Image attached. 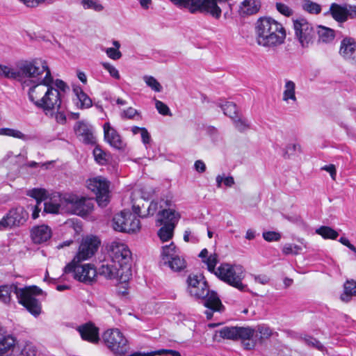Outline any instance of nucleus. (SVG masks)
<instances>
[{
  "label": "nucleus",
  "mask_w": 356,
  "mask_h": 356,
  "mask_svg": "<svg viewBox=\"0 0 356 356\" xmlns=\"http://www.w3.org/2000/svg\"><path fill=\"white\" fill-rule=\"evenodd\" d=\"M109 261L98 268L99 275L109 280L127 282L131 277V252L129 247L119 241H113L108 246Z\"/></svg>",
  "instance_id": "f257e3e1"
},
{
  "label": "nucleus",
  "mask_w": 356,
  "mask_h": 356,
  "mask_svg": "<svg viewBox=\"0 0 356 356\" xmlns=\"http://www.w3.org/2000/svg\"><path fill=\"white\" fill-rule=\"evenodd\" d=\"M187 291L196 299H201L208 310L205 312L207 319H211L213 313L224 309L217 293L209 289L208 284L202 275H190L187 280Z\"/></svg>",
  "instance_id": "f03ea898"
},
{
  "label": "nucleus",
  "mask_w": 356,
  "mask_h": 356,
  "mask_svg": "<svg viewBox=\"0 0 356 356\" xmlns=\"http://www.w3.org/2000/svg\"><path fill=\"white\" fill-rule=\"evenodd\" d=\"M257 43L274 48L284 42L286 31L283 26L271 17H260L255 24Z\"/></svg>",
  "instance_id": "7ed1b4c3"
},
{
  "label": "nucleus",
  "mask_w": 356,
  "mask_h": 356,
  "mask_svg": "<svg viewBox=\"0 0 356 356\" xmlns=\"http://www.w3.org/2000/svg\"><path fill=\"white\" fill-rule=\"evenodd\" d=\"M42 63L41 69L38 74L24 76V78L34 79V80L28 79L22 83V88L29 87L28 90L29 98L36 106L37 102H40L41 97L45 94L49 86L52 85L54 78L51 70L49 68L46 60L41 59Z\"/></svg>",
  "instance_id": "20e7f679"
},
{
  "label": "nucleus",
  "mask_w": 356,
  "mask_h": 356,
  "mask_svg": "<svg viewBox=\"0 0 356 356\" xmlns=\"http://www.w3.org/2000/svg\"><path fill=\"white\" fill-rule=\"evenodd\" d=\"M175 5L188 8L194 13L197 11L210 14L216 19H219L222 11L230 7L229 0H170Z\"/></svg>",
  "instance_id": "39448f33"
},
{
  "label": "nucleus",
  "mask_w": 356,
  "mask_h": 356,
  "mask_svg": "<svg viewBox=\"0 0 356 356\" xmlns=\"http://www.w3.org/2000/svg\"><path fill=\"white\" fill-rule=\"evenodd\" d=\"M180 217L178 212L171 209H163L158 213L156 225L161 227L157 232L161 241L165 242L172 238L174 229Z\"/></svg>",
  "instance_id": "423d86ee"
},
{
  "label": "nucleus",
  "mask_w": 356,
  "mask_h": 356,
  "mask_svg": "<svg viewBox=\"0 0 356 356\" xmlns=\"http://www.w3.org/2000/svg\"><path fill=\"white\" fill-rule=\"evenodd\" d=\"M42 65L40 58L22 61L17 64V70L0 65V76L19 79L24 78V76H34V74H38L39 70L42 71Z\"/></svg>",
  "instance_id": "0eeeda50"
},
{
  "label": "nucleus",
  "mask_w": 356,
  "mask_h": 356,
  "mask_svg": "<svg viewBox=\"0 0 356 356\" xmlns=\"http://www.w3.org/2000/svg\"><path fill=\"white\" fill-rule=\"evenodd\" d=\"M243 267L240 265L221 264L216 269L215 275L223 282L243 291L246 286L242 283L243 279Z\"/></svg>",
  "instance_id": "6e6552de"
},
{
  "label": "nucleus",
  "mask_w": 356,
  "mask_h": 356,
  "mask_svg": "<svg viewBox=\"0 0 356 356\" xmlns=\"http://www.w3.org/2000/svg\"><path fill=\"white\" fill-rule=\"evenodd\" d=\"M42 293L41 289L36 286L22 288L17 293V300L33 316H38L42 312L41 302L35 296Z\"/></svg>",
  "instance_id": "1a4fd4ad"
},
{
  "label": "nucleus",
  "mask_w": 356,
  "mask_h": 356,
  "mask_svg": "<svg viewBox=\"0 0 356 356\" xmlns=\"http://www.w3.org/2000/svg\"><path fill=\"white\" fill-rule=\"evenodd\" d=\"M296 38L302 48H308L314 42L316 37L315 27L305 18L293 20Z\"/></svg>",
  "instance_id": "9d476101"
},
{
  "label": "nucleus",
  "mask_w": 356,
  "mask_h": 356,
  "mask_svg": "<svg viewBox=\"0 0 356 356\" xmlns=\"http://www.w3.org/2000/svg\"><path fill=\"white\" fill-rule=\"evenodd\" d=\"M103 339L107 348L115 355H124L129 349L128 341L118 329L106 330Z\"/></svg>",
  "instance_id": "9b49d317"
},
{
  "label": "nucleus",
  "mask_w": 356,
  "mask_h": 356,
  "mask_svg": "<svg viewBox=\"0 0 356 356\" xmlns=\"http://www.w3.org/2000/svg\"><path fill=\"white\" fill-rule=\"evenodd\" d=\"M80 262L73 259L64 268V273H73L75 280L83 283H92L97 273L99 274L98 270L90 264L79 265Z\"/></svg>",
  "instance_id": "f8f14e48"
},
{
  "label": "nucleus",
  "mask_w": 356,
  "mask_h": 356,
  "mask_svg": "<svg viewBox=\"0 0 356 356\" xmlns=\"http://www.w3.org/2000/svg\"><path fill=\"white\" fill-rule=\"evenodd\" d=\"M113 228L120 232H135L140 228V220L129 211H122L114 216Z\"/></svg>",
  "instance_id": "ddd939ff"
},
{
  "label": "nucleus",
  "mask_w": 356,
  "mask_h": 356,
  "mask_svg": "<svg viewBox=\"0 0 356 356\" xmlns=\"http://www.w3.org/2000/svg\"><path fill=\"white\" fill-rule=\"evenodd\" d=\"M63 96L62 93L50 85L40 102H37L36 107L42 109L46 114L55 110L58 111L61 108Z\"/></svg>",
  "instance_id": "4468645a"
},
{
  "label": "nucleus",
  "mask_w": 356,
  "mask_h": 356,
  "mask_svg": "<svg viewBox=\"0 0 356 356\" xmlns=\"http://www.w3.org/2000/svg\"><path fill=\"white\" fill-rule=\"evenodd\" d=\"M65 201L72 213L80 216H87L94 208L93 200L85 197L69 195L65 197Z\"/></svg>",
  "instance_id": "2eb2a0df"
},
{
  "label": "nucleus",
  "mask_w": 356,
  "mask_h": 356,
  "mask_svg": "<svg viewBox=\"0 0 356 356\" xmlns=\"http://www.w3.org/2000/svg\"><path fill=\"white\" fill-rule=\"evenodd\" d=\"M88 188L96 195L97 202L101 207H106L109 202V183L98 177L89 180Z\"/></svg>",
  "instance_id": "dca6fc26"
},
{
  "label": "nucleus",
  "mask_w": 356,
  "mask_h": 356,
  "mask_svg": "<svg viewBox=\"0 0 356 356\" xmlns=\"http://www.w3.org/2000/svg\"><path fill=\"white\" fill-rule=\"evenodd\" d=\"M330 15L339 23H343L348 19L356 18V6L332 3L325 15Z\"/></svg>",
  "instance_id": "f3484780"
},
{
  "label": "nucleus",
  "mask_w": 356,
  "mask_h": 356,
  "mask_svg": "<svg viewBox=\"0 0 356 356\" xmlns=\"http://www.w3.org/2000/svg\"><path fill=\"white\" fill-rule=\"evenodd\" d=\"M28 216V213L23 207L12 209L0 220V229L20 226L26 221Z\"/></svg>",
  "instance_id": "a211bd4d"
},
{
  "label": "nucleus",
  "mask_w": 356,
  "mask_h": 356,
  "mask_svg": "<svg viewBox=\"0 0 356 356\" xmlns=\"http://www.w3.org/2000/svg\"><path fill=\"white\" fill-rule=\"evenodd\" d=\"M100 241L97 236H88L83 239L79 245V251L73 259L78 261L87 260L97 252Z\"/></svg>",
  "instance_id": "6ab92c4d"
},
{
  "label": "nucleus",
  "mask_w": 356,
  "mask_h": 356,
  "mask_svg": "<svg viewBox=\"0 0 356 356\" xmlns=\"http://www.w3.org/2000/svg\"><path fill=\"white\" fill-rule=\"evenodd\" d=\"M76 136L85 144L93 145L96 143V138L93 134L91 125L83 121L77 122L74 127Z\"/></svg>",
  "instance_id": "aec40b11"
},
{
  "label": "nucleus",
  "mask_w": 356,
  "mask_h": 356,
  "mask_svg": "<svg viewBox=\"0 0 356 356\" xmlns=\"http://www.w3.org/2000/svg\"><path fill=\"white\" fill-rule=\"evenodd\" d=\"M340 55L347 61L356 65V41L352 38H344L339 49Z\"/></svg>",
  "instance_id": "412c9836"
},
{
  "label": "nucleus",
  "mask_w": 356,
  "mask_h": 356,
  "mask_svg": "<svg viewBox=\"0 0 356 356\" xmlns=\"http://www.w3.org/2000/svg\"><path fill=\"white\" fill-rule=\"evenodd\" d=\"M105 140L113 147L118 149H123L125 147V143L122 140L121 136L118 131L111 127L108 122H106L104 126Z\"/></svg>",
  "instance_id": "4be33fe9"
},
{
  "label": "nucleus",
  "mask_w": 356,
  "mask_h": 356,
  "mask_svg": "<svg viewBox=\"0 0 356 356\" xmlns=\"http://www.w3.org/2000/svg\"><path fill=\"white\" fill-rule=\"evenodd\" d=\"M52 235L51 228L46 225L34 226L31 230V237L34 243L41 244L49 241Z\"/></svg>",
  "instance_id": "5701e85b"
},
{
  "label": "nucleus",
  "mask_w": 356,
  "mask_h": 356,
  "mask_svg": "<svg viewBox=\"0 0 356 356\" xmlns=\"http://www.w3.org/2000/svg\"><path fill=\"white\" fill-rule=\"evenodd\" d=\"M77 330L79 331L82 339L91 343H97L99 339V329L92 323H87L80 325Z\"/></svg>",
  "instance_id": "b1692460"
},
{
  "label": "nucleus",
  "mask_w": 356,
  "mask_h": 356,
  "mask_svg": "<svg viewBox=\"0 0 356 356\" xmlns=\"http://www.w3.org/2000/svg\"><path fill=\"white\" fill-rule=\"evenodd\" d=\"M26 195L34 198L36 200V204L33 207L32 218L33 219H36L39 216V213L40 211V209H39V205L41 202L45 200L47 198L48 193L45 189L43 188H33L31 190H29L26 192Z\"/></svg>",
  "instance_id": "393cba45"
},
{
  "label": "nucleus",
  "mask_w": 356,
  "mask_h": 356,
  "mask_svg": "<svg viewBox=\"0 0 356 356\" xmlns=\"http://www.w3.org/2000/svg\"><path fill=\"white\" fill-rule=\"evenodd\" d=\"M261 8V3L257 0H244L238 9V14L241 17H245L257 13Z\"/></svg>",
  "instance_id": "a878e982"
},
{
  "label": "nucleus",
  "mask_w": 356,
  "mask_h": 356,
  "mask_svg": "<svg viewBox=\"0 0 356 356\" xmlns=\"http://www.w3.org/2000/svg\"><path fill=\"white\" fill-rule=\"evenodd\" d=\"M16 339L10 334H6L4 329L0 326V356L15 348Z\"/></svg>",
  "instance_id": "bb28decb"
},
{
  "label": "nucleus",
  "mask_w": 356,
  "mask_h": 356,
  "mask_svg": "<svg viewBox=\"0 0 356 356\" xmlns=\"http://www.w3.org/2000/svg\"><path fill=\"white\" fill-rule=\"evenodd\" d=\"M21 289L14 284L0 286V301L5 304H9L11 301L12 293H14L17 297V293Z\"/></svg>",
  "instance_id": "cd10ccee"
},
{
  "label": "nucleus",
  "mask_w": 356,
  "mask_h": 356,
  "mask_svg": "<svg viewBox=\"0 0 356 356\" xmlns=\"http://www.w3.org/2000/svg\"><path fill=\"white\" fill-rule=\"evenodd\" d=\"M73 92L76 96L78 102L76 103L77 107L81 109L88 108L92 106V102L89 96L83 92L82 88L79 86H76L73 88Z\"/></svg>",
  "instance_id": "c85d7f7f"
},
{
  "label": "nucleus",
  "mask_w": 356,
  "mask_h": 356,
  "mask_svg": "<svg viewBox=\"0 0 356 356\" xmlns=\"http://www.w3.org/2000/svg\"><path fill=\"white\" fill-rule=\"evenodd\" d=\"M143 208L145 209L144 205ZM158 209V203L156 202H151L148 207L145 208L144 211H142V208L139 205H134L133 211L135 214L138 215L140 218H146L149 216H153Z\"/></svg>",
  "instance_id": "c756f323"
},
{
  "label": "nucleus",
  "mask_w": 356,
  "mask_h": 356,
  "mask_svg": "<svg viewBox=\"0 0 356 356\" xmlns=\"http://www.w3.org/2000/svg\"><path fill=\"white\" fill-rule=\"evenodd\" d=\"M343 289L341 299L343 302H348L353 296H356V282L353 280H347L343 285Z\"/></svg>",
  "instance_id": "7c9ffc66"
},
{
  "label": "nucleus",
  "mask_w": 356,
  "mask_h": 356,
  "mask_svg": "<svg viewBox=\"0 0 356 356\" xmlns=\"http://www.w3.org/2000/svg\"><path fill=\"white\" fill-rule=\"evenodd\" d=\"M177 247L173 242L162 247L161 257L162 262L166 265L174 257H177Z\"/></svg>",
  "instance_id": "2f4dec72"
},
{
  "label": "nucleus",
  "mask_w": 356,
  "mask_h": 356,
  "mask_svg": "<svg viewBox=\"0 0 356 356\" xmlns=\"http://www.w3.org/2000/svg\"><path fill=\"white\" fill-rule=\"evenodd\" d=\"M316 34L318 35L319 42L325 43L330 42L334 38V30L322 26L318 27Z\"/></svg>",
  "instance_id": "473e14b6"
},
{
  "label": "nucleus",
  "mask_w": 356,
  "mask_h": 356,
  "mask_svg": "<svg viewBox=\"0 0 356 356\" xmlns=\"http://www.w3.org/2000/svg\"><path fill=\"white\" fill-rule=\"evenodd\" d=\"M296 84L292 81H286L284 86V90L283 92L282 99L284 102L292 100L293 102L297 101L296 97Z\"/></svg>",
  "instance_id": "72a5a7b5"
},
{
  "label": "nucleus",
  "mask_w": 356,
  "mask_h": 356,
  "mask_svg": "<svg viewBox=\"0 0 356 356\" xmlns=\"http://www.w3.org/2000/svg\"><path fill=\"white\" fill-rule=\"evenodd\" d=\"M257 337V334H255V330L250 327H237V341H246L250 340L252 338Z\"/></svg>",
  "instance_id": "f704fd0d"
},
{
  "label": "nucleus",
  "mask_w": 356,
  "mask_h": 356,
  "mask_svg": "<svg viewBox=\"0 0 356 356\" xmlns=\"http://www.w3.org/2000/svg\"><path fill=\"white\" fill-rule=\"evenodd\" d=\"M0 135L11 136L15 138L22 139L23 140H29L33 138V137L31 136L25 135L17 129L10 128L0 129Z\"/></svg>",
  "instance_id": "c9c22d12"
},
{
  "label": "nucleus",
  "mask_w": 356,
  "mask_h": 356,
  "mask_svg": "<svg viewBox=\"0 0 356 356\" xmlns=\"http://www.w3.org/2000/svg\"><path fill=\"white\" fill-rule=\"evenodd\" d=\"M237 327L238 326H226L218 330V332L220 337L223 339L237 341Z\"/></svg>",
  "instance_id": "e433bc0d"
},
{
  "label": "nucleus",
  "mask_w": 356,
  "mask_h": 356,
  "mask_svg": "<svg viewBox=\"0 0 356 356\" xmlns=\"http://www.w3.org/2000/svg\"><path fill=\"white\" fill-rule=\"evenodd\" d=\"M316 233L325 239H336L339 236L337 231L327 226H321L316 230Z\"/></svg>",
  "instance_id": "4c0bfd02"
},
{
  "label": "nucleus",
  "mask_w": 356,
  "mask_h": 356,
  "mask_svg": "<svg viewBox=\"0 0 356 356\" xmlns=\"http://www.w3.org/2000/svg\"><path fill=\"white\" fill-rule=\"evenodd\" d=\"M93 156L96 162L100 165H106L108 161L109 156L98 145L93 149Z\"/></svg>",
  "instance_id": "58836bf2"
},
{
  "label": "nucleus",
  "mask_w": 356,
  "mask_h": 356,
  "mask_svg": "<svg viewBox=\"0 0 356 356\" xmlns=\"http://www.w3.org/2000/svg\"><path fill=\"white\" fill-rule=\"evenodd\" d=\"M302 7L304 10L310 14L317 15L321 11V5L311 0H303Z\"/></svg>",
  "instance_id": "ea45409f"
},
{
  "label": "nucleus",
  "mask_w": 356,
  "mask_h": 356,
  "mask_svg": "<svg viewBox=\"0 0 356 356\" xmlns=\"http://www.w3.org/2000/svg\"><path fill=\"white\" fill-rule=\"evenodd\" d=\"M220 106L223 111L224 114L231 119L238 115L236 105L233 102H227L225 104H220Z\"/></svg>",
  "instance_id": "a19ab883"
},
{
  "label": "nucleus",
  "mask_w": 356,
  "mask_h": 356,
  "mask_svg": "<svg viewBox=\"0 0 356 356\" xmlns=\"http://www.w3.org/2000/svg\"><path fill=\"white\" fill-rule=\"evenodd\" d=\"M168 266L175 271H181L186 267V261L179 256L174 257L172 259L167 262Z\"/></svg>",
  "instance_id": "79ce46f5"
},
{
  "label": "nucleus",
  "mask_w": 356,
  "mask_h": 356,
  "mask_svg": "<svg viewBox=\"0 0 356 356\" xmlns=\"http://www.w3.org/2000/svg\"><path fill=\"white\" fill-rule=\"evenodd\" d=\"M255 330V333H259V340L261 343L263 340L270 338L273 334L272 330L266 325H259Z\"/></svg>",
  "instance_id": "37998d69"
},
{
  "label": "nucleus",
  "mask_w": 356,
  "mask_h": 356,
  "mask_svg": "<svg viewBox=\"0 0 356 356\" xmlns=\"http://www.w3.org/2000/svg\"><path fill=\"white\" fill-rule=\"evenodd\" d=\"M143 80L152 90L157 92L162 90V86L154 76L146 75L143 76Z\"/></svg>",
  "instance_id": "c03bdc74"
},
{
  "label": "nucleus",
  "mask_w": 356,
  "mask_h": 356,
  "mask_svg": "<svg viewBox=\"0 0 356 356\" xmlns=\"http://www.w3.org/2000/svg\"><path fill=\"white\" fill-rule=\"evenodd\" d=\"M236 129L240 132H243L250 128V124L246 119L242 118L238 115L232 119Z\"/></svg>",
  "instance_id": "a18cd8bd"
},
{
  "label": "nucleus",
  "mask_w": 356,
  "mask_h": 356,
  "mask_svg": "<svg viewBox=\"0 0 356 356\" xmlns=\"http://www.w3.org/2000/svg\"><path fill=\"white\" fill-rule=\"evenodd\" d=\"M81 4L84 9H92L97 12H100L104 7L97 0H82Z\"/></svg>",
  "instance_id": "49530a36"
},
{
  "label": "nucleus",
  "mask_w": 356,
  "mask_h": 356,
  "mask_svg": "<svg viewBox=\"0 0 356 356\" xmlns=\"http://www.w3.org/2000/svg\"><path fill=\"white\" fill-rule=\"evenodd\" d=\"M302 250V248L298 245L293 243H286L282 248L283 254H298Z\"/></svg>",
  "instance_id": "de8ad7c7"
},
{
  "label": "nucleus",
  "mask_w": 356,
  "mask_h": 356,
  "mask_svg": "<svg viewBox=\"0 0 356 356\" xmlns=\"http://www.w3.org/2000/svg\"><path fill=\"white\" fill-rule=\"evenodd\" d=\"M207 265L209 271L214 273L216 271V266L218 262V256L216 254H211L205 260H203Z\"/></svg>",
  "instance_id": "09e8293b"
},
{
  "label": "nucleus",
  "mask_w": 356,
  "mask_h": 356,
  "mask_svg": "<svg viewBox=\"0 0 356 356\" xmlns=\"http://www.w3.org/2000/svg\"><path fill=\"white\" fill-rule=\"evenodd\" d=\"M155 106L158 112L163 115L171 116L172 113L169 107L160 100H155Z\"/></svg>",
  "instance_id": "8fccbe9b"
},
{
  "label": "nucleus",
  "mask_w": 356,
  "mask_h": 356,
  "mask_svg": "<svg viewBox=\"0 0 356 356\" xmlns=\"http://www.w3.org/2000/svg\"><path fill=\"white\" fill-rule=\"evenodd\" d=\"M303 340L308 346L316 348L319 350H323L324 348L323 345L319 341L311 336H306L303 338Z\"/></svg>",
  "instance_id": "3c124183"
},
{
  "label": "nucleus",
  "mask_w": 356,
  "mask_h": 356,
  "mask_svg": "<svg viewBox=\"0 0 356 356\" xmlns=\"http://www.w3.org/2000/svg\"><path fill=\"white\" fill-rule=\"evenodd\" d=\"M263 238L268 242L279 241L281 238V234L274 231H268L263 232Z\"/></svg>",
  "instance_id": "603ef678"
},
{
  "label": "nucleus",
  "mask_w": 356,
  "mask_h": 356,
  "mask_svg": "<svg viewBox=\"0 0 356 356\" xmlns=\"http://www.w3.org/2000/svg\"><path fill=\"white\" fill-rule=\"evenodd\" d=\"M102 65L104 67V68L109 72L110 75L112 77H113L115 79H120V76L119 72L113 65H111L108 63H102Z\"/></svg>",
  "instance_id": "864d4df0"
},
{
  "label": "nucleus",
  "mask_w": 356,
  "mask_h": 356,
  "mask_svg": "<svg viewBox=\"0 0 356 356\" xmlns=\"http://www.w3.org/2000/svg\"><path fill=\"white\" fill-rule=\"evenodd\" d=\"M44 212L49 213H57L59 211L60 205L51 202H44Z\"/></svg>",
  "instance_id": "5fc2aeb1"
},
{
  "label": "nucleus",
  "mask_w": 356,
  "mask_h": 356,
  "mask_svg": "<svg viewBox=\"0 0 356 356\" xmlns=\"http://www.w3.org/2000/svg\"><path fill=\"white\" fill-rule=\"evenodd\" d=\"M55 86V89H57L60 93H65L66 92L70 90L69 86L62 80L56 79L53 82Z\"/></svg>",
  "instance_id": "6e6d98bb"
},
{
  "label": "nucleus",
  "mask_w": 356,
  "mask_h": 356,
  "mask_svg": "<svg viewBox=\"0 0 356 356\" xmlns=\"http://www.w3.org/2000/svg\"><path fill=\"white\" fill-rule=\"evenodd\" d=\"M105 51L108 57L113 60H118L122 57V53L113 47L107 48Z\"/></svg>",
  "instance_id": "4d7b16f0"
},
{
  "label": "nucleus",
  "mask_w": 356,
  "mask_h": 356,
  "mask_svg": "<svg viewBox=\"0 0 356 356\" xmlns=\"http://www.w3.org/2000/svg\"><path fill=\"white\" fill-rule=\"evenodd\" d=\"M276 8L281 14L285 16H290L292 14V10L284 3H277Z\"/></svg>",
  "instance_id": "13d9d810"
},
{
  "label": "nucleus",
  "mask_w": 356,
  "mask_h": 356,
  "mask_svg": "<svg viewBox=\"0 0 356 356\" xmlns=\"http://www.w3.org/2000/svg\"><path fill=\"white\" fill-rule=\"evenodd\" d=\"M136 115H138V111L132 107H129L123 111L121 116L122 118L132 119Z\"/></svg>",
  "instance_id": "bf43d9fd"
},
{
  "label": "nucleus",
  "mask_w": 356,
  "mask_h": 356,
  "mask_svg": "<svg viewBox=\"0 0 356 356\" xmlns=\"http://www.w3.org/2000/svg\"><path fill=\"white\" fill-rule=\"evenodd\" d=\"M321 169L328 172L330 174L332 179L333 180L335 179L337 172H336V168H335L334 165L330 164L328 165H325Z\"/></svg>",
  "instance_id": "052dcab7"
},
{
  "label": "nucleus",
  "mask_w": 356,
  "mask_h": 356,
  "mask_svg": "<svg viewBox=\"0 0 356 356\" xmlns=\"http://www.w3.org/2000/svg\"><path fill=\"white\" fill-rule=\"evenodd\" d=\"M248 341H243V345L245 350H252L254 348L256 343H257V339H254L252 338L250 340H247Z\"/></svg>",
  "instance_id": "680f3d73"
},
{
  "label": "nucleus",
  "mask_w": 356,
  "mask_h": 356,
  "mask_svg": "<svg viewBox=\"0 0 356 356\" xmlns=\"http://www.w3.org/2000/svg\"><path fill=\"white\" fill-rule=\"evenodd\" d=\"M339 241L356 254V248L346 237H341Z\"/></svg>",
  "instance_id": "e2e57ef3"
},
{
  "label": "nucleus",
  "mask_w": 356,
  "mask_h": 356,
  "mask_svg": "<svg viewBox=\"0 0 356 356\" xmlns=\"http://www.w3.org/2000/svg\"><path fill=\"white\" fill-rule=\"evenodd\" d=\"M195 169L197 172L202 173L206 170V165L201 160H197L194 164Z\"/></svg>",
  "instance_id": "0e129e2a"
},
{
  "label": "nucleus",
  "mask_w": 356,
  "mask_h": 356,
  "mask_svg": "<svg viewBox=\"0 0 356 356\" xmlns=\"http://www.w3.org/2000/svg\"><path fill=\"white\" fill-rule=\"evenodd\" d=\"M296 151H300V145L299 144H289L286 147V154H292Z\"/></svg>",
  "instance_id": "69168bd1"
},
{
  "label": "nucleus",
  "mask_w": 356,
  "mask_h": 356,
  "mask_svg": "<svg viewBox=\"0 0 356 356\" xmlns=\"http://www.w3.org/2000/svg\"><path fill=\"white\" fill-rule=\"evenodd\" d=\"M254 280L261 284H266L269 282L270 279L266 275H259L254 277Z\"/></svg>",
  "instance_id": "338daca9"
},
{
  "label": "nucleus",
  "mask_w": 356,
  "mask_h": 356,
  "mask_svg": "<svg viewBox=\"0 0 356 356\" xmlns=\"http://www.w3.org/2000/svg\"><path fill=\"white\" fill-rule=\"evenodd\" d=\"M143 143L144 144H149L151 140V137L147 129L143 128V131L140 133Z\"/></svg>",
  "instance_id": "774afa93"
}]
</instances>
